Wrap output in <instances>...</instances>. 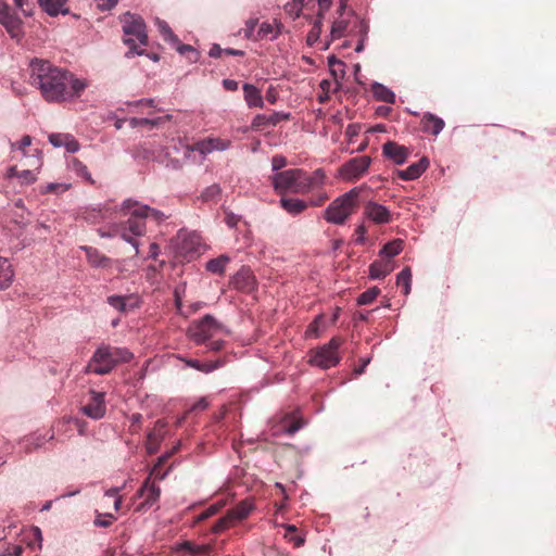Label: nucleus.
<instances>
[{
	"instance_id": "nucleus-62",
	"label": "nucleus",
	"mask_w": 556,
	"mask_h": 556,
	"mask_svg": "<svg viewBox=\"0 0 556 556\" xmlns=\"http://www.w3.org/2000/svg\"><path fill=\"white\" fill-rule=\"evenodd\" d=\"M328 63H329V65L331 66V72H332V74H333L334 76H337V68H336V66H338V67H340V68H341V76H343V75H344V67H345V64H344L342 61H340V60L336 59V56H334V55H331V56H329V58H328Z\"/></svg>"
},
{
	"instance_id": "nucleus-24",
	"label": "nucleus",
	"mask_w": 556,
	"mask_h": 556,
	"mask_svg": "<svg viewBox=\"0 0 556 556\" xmlns=\"http://www.w3.org/2000/svg\"><path fill=\"white\" fill-rule=\"evenodd\" d=\"M422 130L425 132L438 136L444 128L445 123L441 117L432 113H426L421 119Z\"/></svg>"
},
{
	"instance_id": "nucleus-57",
	"label": "nucleus",
	"mask_w": 556,
	"mask_h": 556,
	"mask_svg": "<svg viewBox=\"0 0 556 556\" xmlns=\"http://www.w3.org/2000/svg\"><path fill=\"white\" fill-rule=\"evenodd\" d=\"M31 144V137L26 135L18 142H11L12 150H20L25 155V149Z\"/></svg>"
},
{
	"instance_id": "nucleus-55",
	"label": "nucleus",
	"mask_w": 556,
	"mask_h": 556,
	"mask_svg": "<svg viewBox=\"0 0 556 556\" xmlns=\"http://www.w3.org/2000/svg\"><path fill=\"white\" fill-rule=\"evenodd\" d=\"M286 530H287V532H286L285 536L289 541H292L295 546L299 547V546H301L304 543V539L302 536L293 535V533L296 531L295 526L288 525V526H286Z\"/></svg>"
},
{
	"instance_id": "nucleus-7",
	"label": "nucleus",
	"mask_w": 556,
	"mask_h": 556,
	"mask_svg": "<svg viewBox=\"0 0 556 556\" xmlns=\"http://www.w3.org/2000/svg\"><path fill=\"white\" fill-rule=\"evenodd\" d=\"M340 345L341 341L337 338H332L327 344H324L314 352L309 358V364L320 369H329L337 366L340 362L338 355Z\"/></svg>"
},
{
	"instance_id": "nucleus-45",
	"label": "nucleus",
	"mask_w": 556,
	"mask_h": 556,
	"mask_svg": "<svg viewBox=\"0 0 556 556\" xmlns=\"http://www.w3.org/2000/svg\"><path fill=\"white\" fill-rule=\"evenodd\" d=\"M279 30H276L274 26L270 23L263 22L260 25L257 37L260 39L269 38L270 40H274L278 37Z\"/></svg>"
},
{
	"instance_id": "nucleus-46",
	"label": "nucleus",
	"mask_w": 556,
	"mask_h": 556,
	"mask_svg": "<svg viewBox=\"0 0 556 556\" xmlns=\"http://www.w3.org/2000/svg\"><path fill=\"white\" fill-rule=\"evenodd\" d=\"M211 152L214 151H226L230 148L231 141L228 139H222L216 137L206 138Z\"/></svg>"
},
{
	"instance_id": "nucleus-64",
	"label": "nucleus",
	"mask_w": 556,
	"mask_h": 556,
	"mask_svg": "<svg viewBox=\"0 0 556 556\" xmlns=\"http://www.w3.org/2000/svg\"><path fill=\"white\" fill-rule=\"evenodd\" d=\"M167 215H165L162 211L160 210H156V208H153V207H150L149 210V218H152L153 220H155L157 224H161L163 223L164 220L167 219Z\"/></svg>"
},
{
	"instance_id": "nucleus-59",
	"label": "nucleus",
	"mask_w": 556,
	"mask_h": 556,
	"mask_svg": "<svg viewBox=\"0 0 556 556\" xmlns=\"http://www.w3.org/2000/svg\"><path fill=\"white\" fill-rule=\"evenodd\" d=\"M64 148L70 153H75L79 150L80 144L72 135H67V139L65 140Z\"/></svg>"
},
{
	"instance_id": "nucleus-12",
	"label": "nucleus",
	"mask_w": 556,
	"mask_h": 556,
	"mask_svg": "<svg viewBox=\"0 0 556 556\" xmlns=\"http://www.w3.org/2000/svg\"><path fill=\"white\" fill-rule=\"evenodd\" d=\"M383 155L396 165L406 163L409 156L408 148L400 146L394 141H388L382 146Z\"/></svg>"
},
{
	"instance_id": "nucleus-23",
	"label": "nucleus",
	"mask_w": 556,
	"mask_h": 556,
	"mask_svg": "<svg viewBox=\"0 0 556 556\" xmlns=\"http://www.w3.org/2000/svg\"><path fill=\"white\" fill-rule=\"evenodd\" d=\"M53 439V434H50L48 435V433H31L27 437H25L21 444L23 446V448L26 451V452H33L41 446H43L46 444V442L50 441Z\"/></svg>"
},
{
	"instance_id": "nucleus-18",
	"label": "nucleus",
	"mask_w": 556,
	"mask_h": 556,
	"mask_svg": "<svg viewBox=\"0 0 556 556\" xmlns=\"http://www.w3.org/2000/svg\"><path fill=\"white\" fill-rule=\"evenodd\" d=\"M108 304L121 313L134 309L139 306V300L135 295H110L106 300Z\"/></svg>"
},
{
	"instance_id": "nucleus-58",
	"label": "nucleus",
	"mask_w": 556,
	"mask_h": 556,
	"mask_svg": "<svg viewBox=\"0 0 556 556\" xmlns=\"http://www.w3.org/2000/svg\"><path fill=\"white\" fill-rule=\"evenodd\" d=\"M67 135L68 134H51L49 136V142L55 148L64 147Z\"/></svg>"
},
{
	"instance_id": "nucleus-26",
	"label": "nucleus",
	"mask_w": 556,
	"mask_h": 556,
	"mask_svg": "<svg viewBox=\"0 0 556 556\" xmlns=\"http://www.w3.org/2000/svg\"><path fill=\"white\" fill-rule=\"evenodd\" d=\"M244 100L249 108H260L264 106L263 97L257 87L251 84H244L243 87Z\"/></svg>"
},
{
	"instance_id": "nucleus-37",
	"label": "nucleus",
	"mask_w": 556,
	"mask_h": 556,
	"mask_svg": "<svg viewBox=\"0 0 556 556\" xmlns=\"http://www.w3.org/2000/svg\"><path fill=\"white\" fill-rule=\"evenodd\" d=\"M179 549L193 556H207L211 548L208 545H197L189 541H185L179 545Z\"/></svg>"
},
{
	"instance_id": "nucleus-60",
	"label": "nucleus",
	"mask_w": 556,
	"mask_h": 556,
	"mask_svg": "<svg viewBox=\"0 0 556 556\" xmlns=\"http://www.w3.org/2000/svg\"><path fill=\"white\" fill-rule=\"evenodd\" d=\"M258 24L257 18H249L245 22L244 37L251 39L254 36L255 28Z\"/></svg>"
},
{
	"instance_id": "nucleus-13",
	"label": "nucleus",
	"mask_w": 556,
	"mask_h": 556,
	"mask_svg": "<svg viewBox=\"0 0 556 556\" xmlns=\"http://www.w3.org/2000/svg\"><path fill=\"white\" fill-rule=\"evenodd\" d=\"M364 215L376 224H387L391 220L390 211L384 205L374 201L366 203Z\"/></svg>"
},
{
	"instance_id": "nucleus-53",
	"label": "nucleus",
	"mask_w": 556,
	"mask_h": 556,
	"mask_svg": "<svg viewBox=\"0 0 556 556\" xmlns=\"http://www.w3.org/2000/svg\"><path fill=\"white\" fill-rule=\"evenodd\" d=\"M223 504H213L211 505L208 508H206L203 513H201L200 515H198L195 517V520L194 522L198 523V522H202L208 518H211L212 516H214L220 508H222Z\"/></svg>"
},
{
	"instance_id": "nucleus-14",
	"label": "nucleus",
	"mask_w": 556,
	"mask_h": 556,
	"mask_svg": "<svg viewBox=\"0 0 556 556\" xmlns=\"http://www.w3.org/2000/svg\"><path fill=\"white\" fill-rule=\"evenodd\" d=\"M289 118H290V113H285V112H274L270 115L257 114L253 118V121L251 123V127L254 130H260L264 127H269V126L274 127V126L278 125L280 122L287 121Z\"/></svg>"
},
{
	"instance_id": "nucleus-19",
	"label": "nucleus",
	"mask_w": 556,
	"mask_h": 556,
	"mask_svg": "<svg viewBox=\"0 0 556 556\" xmlns=\"http://www.w3.org/2000/svg\"><path fill=\"white\" fill-rule=\"evenodd\" d=\"M80 249L86 253V258L88 263L96 268H106L112 264V260L102 254L98 249L93 247H80Z\"/></svg>"
},
{
	"instance_id": "nucleus-51",
	"label": "nucleus",
	"mask_w": 556,
	"mask_h": 556,
	"mask_svg": "<svg viewBox=\"0 0 556 556\" xmlns=\"http://www.w3.org/2000/svg\"><path fill=\"white\" fill-rule=\"evenodd\" d=\"M16 179L21 185H30L36 181L37 177L34 170L23 169L16 174Z\"/></svg>"
},
{
	"instance_id": "nucleus-6",
	"label": "nucleus",
	"mask_w": 556,
	"mask_h": 556,
	"mask_svg": "<svg viewBox=\"0 0 556 556\" xmlns=\"http://www.w3.org/2000/svg\"><path fill=\"white\" fill-rule=\"evenodd\" d=\"M220 331L229 332L217 321L214 316L206 314L199 320H193L187 329V337L197 345L208 342L216 333Z\"/></svg>"
},
{
	"instance_id": "nucleus-39",
	"label": "nucleus",
	"mask_w": 556,
	"mask_h": 556,
	"mask_svg": "<svg viewBox=\"0 0 556 556\" xmlns=\"http://www.w3.org/2000/svg\"><path fill=\"white\" fill-rule=\"evenodd\" d=\"M396 285L403 286L404 294L407 295L412 289V271L409 267H404L396 276Z\"/></svg>"
},
{
	"instance_id": "nucleus-32",
	"label": "nucleus",
	"mask_w": 556,
	"mask_h": 556,
	"mask_svg": "<svg viewBox=\"0 0 556 556\" xmlns=\"http://www.w3.org/2000/svg\"><path fill=\"white\" fill-rule=\"evenodd\" d=\"M326 180V173L321 168L315 169L311 175L304 170V182L307 185L306 193L312 189L321 187Z\"/></svg>"
},
{
	"instance_id": "nucleus-10",
	"label": "nucleus",
	"mask_w": 556,
	"mask_h": 556,
	"mask_svg": "<svg viewBox=\"0 0 556 556\" xmlns=\"http://www.w3.org/2000/svg\"><path fill=\"white\" fill-rule=\"evenodd\" d=\"M81 412L94 420L103 418L106 413L105 393L91 390L90 401L81 407Z\"/></svg>"
},
{
	"instance_id": "nucleus-27",
	"label": "nucleus",
	"mask_w": 556,
	"mask_h": 556,
	"mask_svg": "<svg viewBox=\"0 0 556 556\" xmlns=\"http://www.w3.org/2000/svg\"><path fill=\"white\" fill-rule=\"evenodd\" d=\"M281 207L290 215L296 216L304 212L308 207V203L298 198H285L280 199Z\"/></svg>"
},
{
	"instance_id": "nucleus-16",
	"label": "nucleus",
	"mask_w": 556,
	"mask_h": 556,
	"mask_svg": "<svg viewBox=\"0 0 556 556\" xmlns=\"http://www.w3.org/2000/svg\"><path fill=\"white\" fill-rule=\"evenodd\" d=\"M255 278L248 267L239 269L231 279V286L240 291L250 292L253 290Z\"/></svg>"
},
{
	"instance_id": "nucleus-33",
	"label": "nucleus",
	"mask_w": 556,
	"mask_h": 556,
	"mask_svg": "<svg viewBox=\"0 0 556 556\" xmlns=\"http://www.w3.org/2000/svg\"><path fill=\"white\" fill-rule=\"evenodd\" d=\"M230 257L223 254L216 258H212L206 262L205 269L212 274L222 275L226 269V265L229 263Z\"/></svg>"
},
{
	"instance_id": "nucleus-35",
	"label": "nucleus",
	"mask_w": 556,
	"mask_h": 556,
	"mask_svg": "<svg viewBox=\"0 0 556 556\" xmlns=\"http://www.w3.org/2000/svg\"><path fill=\"white\" fill-rule=\"evenodd\" d=\"M192 152L200 153L202 155V159H204L207 154L212 153L206 138L195 142L192 146L185 147L184 155L186 159H189Z\"/></svg>"
},
{
	"instance_id": "nucleus-50",
	"label": "nucleus",
	"mask_w": 556,
	"mask_h": 556,
	"mask_svg": "<svg viewBox=\"0 0 556 556\" xmlns=\"http://www.w3.org/2000/svg\"><path fill=\"white\" fill-rule=\"evenodd\" d=\"M354 28L355 29H352L350 31L351 34H355V35H357V36H359L361 38H364V39L367 38L368 30H369V25H368V23L365 20L356 17V22H355Z\"/></svg>"
},
{
	"instance_id": "nucleus-56",
	"label": "nucleus",
	"mask_w": 556,
	"mask_h": 556,
	"mask_svg": "<svg viewBox=\"0 0 556 556\" xmlns=\"http://www.w3.org/2000/svg\"><path fill=\"white\" fill-rule=\"evenodd\" d=\"M231 523H232V520L229 518V515L227 514L225 517L219 518L214 523L212 531L214 533H219V532L226 530L227 528H229Z\"/></svg>"
},
{
	"instance_id": "nucleus-34",
	"label": "nucleus",
	"mask_w": 556,
	"mask_h": 556,
	"mask_svg": "<svg viewBox=\"0 0 556 556\" xmlns=\"http://www.w3.org/2000/svg\"><path fill=\"white\" fill-rule=\"evenodd\" d=\"M402 250H403V241L397 239V240H393V241L386 243L381 248L379 255L382 257L392 258V257L396 256L397 254H400L402 252Z\"/></svg>"
},
{
	"instance_id": "nucleus-36",
	"label": "nucleus",
	"mask_w": 556,
	"mask_h": 556,
	"mask_svg": "<svg viewBox=\"0 0 556 556\" xmlns=\"http://www.w3.org/2000/svg\"><path fill=\"white\" fill-rule=\"evenodd\" d=\"M123 230L128 231L132 236H143L146 232V222L143 219H136L128 216Z\"/></svg>"
},
{
	"instance_id": "nucleus-48",
	"label": "nucleus",
	"mask_w": 556,
	"mask_h": 556,
	"mask_svg": "<svg viewBox=\"0 0 556 556\" xmlns=\"http://www.w3.org/2000/svg\"><path fill=\"white\" fill-rule=\"evenodd\" d=\"M304 0H292L285 5L286 13L293 20L298 18L303 10Z\"/></svg>"
},
{
	"instance_id": "nucleus-49",
	"label": "nucleus",
	"mask_w": 556,
	"mask_h": 556,
	"mask_svg": "<svg viewBox=\"0 0 556 556\" xmlns=\"http://www.w3.org/2000/svg\"><path fill=\"white\" fill-rule=\"evenodd\" d=\"M176 46L177 51L181 54H188V59L190 62L194 63L199 59V52L189 45H184L178 41V43H174Z\"/></svg>"
},
{
	"instance_id": "nucleus-2",
	"label": "nucleus",
	"mask_w": 556,
	"mask_h": 556,
	"mask_svg": "<svg viewBox=\"0 0 556 556\" xmlns=\"http://www.w3.org/2000/svg\"><path fill=\"white\" fill-rule=\"evenodd\" d=\"M132 356V353L126 348L101 344L94 351L85 371L103 376L111 372L119 363H128Z\"/></svg>"
},
{
	"instance_id": "nucleus-11",
	"label": "nucleus",
	"mask_w": 556,
	"mask_h": 556,
	"mask_svg": "<svg viewBox=\"0 0 556 556\" xmlns=\"http://www.w3.org/2000/svg\"><path fill=\"white\" fill-rule=\"evenodd\" d=\"M160 495L161 488L154 482H151L149 477L137 491V496L144 498V501L138 507V510L151 508L154 504L157 503Z\"/></svg>"
},
{
	"instance_id": "nucleus-44",
	"label": "nucleus",
	"mask_w": 556,
	"mask_h": 556,
	"mask_svg": "<svg viewBox=\"0 0 556 556\" xmlns=\"http://www.w3.org/2000/svg\"><path fill=\"white\" fill-rule=\"evenodd\" d=\"M380 294V289L378 287H371L359 294L357 298L358 305H367L376 300V298Z\"/></svg>"
},
{
	"instance_id": "nucleus-38",
	"label": "nucleus",
	"mask_w": 556,
	"mask_h": 556,
	"mask_svg": "<svg viewBox=\"0 0 556 556\" xmlns=\"http://www.w3.org/2000/svg\"><path fill=\"white\" fill-rule=\"evenodd\" d=\"M70 168L73 173H75L77 176H80L89 184H93V179L91 177V174L89 173L87 166L80 162L77 159H73L70 163Z\"/></svg>"
},
{
	"instance_id": "nucleus-4",
	"label": "nucleus",
	"mask_w": 556,
	"mask_h": 556,
	"mask_svg": "<svg viewBox=\"0 0 556 556\" xmlns=\"http://www.w3.org/2000/svg\"><path fill=\"white\" fill-rule=\"evenodd\" d=\"M361 188L355 187L334 199L325 210L324 218L333 225H343L358 207Z\"/></svg>"
},
{
	"instance_id": "nucleus-8",
	"label": "nucleus",
	"mask_w": 556,
	"mask_h": 556,
	"mask_svg": "<svg viewBox=\"0 0 556 556\" xmlns=\"http://www.w3.org/2000/svg\"><path fill=\"white\" fill-rule=\"evenodd\" d=\"M370 164L368 155L353 157L339 168V175L343 180L355 181L368 170Z\"/></svg>"
},
{
	"instance_id": "nucleus-61",
	"label": "nucleus",
	"mask_w": 556,
	"mask_h": 556,
	"mask_svg": "<svg viewBox=\"0 0 556 556\" xmlns=\"http://www.w3.org/2000/svg\"><path fill=\"white\" fill-rule=\"evenodd\" d=\"M135 237L136 236H132L126 230H122L121 232V238L127 243H129L131 247H134L136 254H139V242Z\"/></svg>"
},
{
	"instance_id": "nucleus-17",
	"label": "nucleus",
	"mask_w": 556,
	"mask_h": 556,
	"mask_svg": "<svg viewBox=\"0 0 556 556\" xmlns=\"http://www.w3.org/2000/svg\"><path fill=\"white\" fill-rule=\"evenodd\" d=\"M149 205L140 204L138 201L132 199L125 200L121 205V211L124 215H128L136 219H143L144 222L149 218Z\"/></svg>"
},
{
	"instance_id": "nucleus-43",
	"label": "nucleus",
	"mask_w": 556,
	"mask_h": 556,
	"mask_svg": "<svg viewBox=\"0 0 556 556\" xmlns=\"http://www.w3.org/2000/svg\"><path fill=\"white\" fill-rule=\"evenodd\" d=\"M348 30V22L343 18H337L331 26L330 36L332 40L345 36Z\"/></svg>"
},
{
	"instance_id": "nucleus-20",
	"label": "nucleus",
	"mask_w": 556,
	"mask_h": 556,
	"mask_svg": "<svg viewBox=\"0 0 556 556\" xmlns=\"http://www.w3.org/2000/svg\"><path fill=\"white\" fill-rule=\"evenodd\" d=\"M178 358L181 362H184L186 364V366L193 368L198 371L204 372V374L213 372L214 370H216L225 365V361H223V359H217V361L211 362V363H202L195 358H187L184 356H178Z\"/></svg>"
},
{
	"instance_id": "nucleus-41",
	"label": "nucleus",
	"mask_w": 556,
	"mask_h": 556,
	"mask_svg": "<svg viewBox=\"0 0 556 556\" xmlns=\"http://www.w3.org/2000/svg\"><path fill=\"white\" fill-rule=\"evenodd\" d=\"M156 25L165 41L178 43V37L173 33L172 28L165 21L156 20Z\"/></svg>"
},
{
	"instance_id": "nucleus-31",
	"label": "nucleus",
	"mask_w": 556,
	"mask_h": 556,
	"mask_svg": "<svg viewBox=\"0 0 556 556\" xmlns=\"http://www.w3.org/2000/svg\"><path fill=\"white\" fill-rule=\"evenodd\" d=\"M371 92L376 100L393 104L395 102V93L387 86L380 83H374Z\"/></svg>"
},
{
	"instance_id": "nucleus-30",
	"label": "nucleus",
	"mask_w": 556,
	"mask_h": 556,
	"mask_svg": "<svg viewBox=\"0 0 556 556\" xmlns=\"http://www.w3.org/2000/svg\"><path fill=\"white\" fill-rule=\"evenodd\" d=\"M392 269L393 267L390 261H375L369 266L368 275L370 279H383Z\"/></svg>"
},
{
	"instance_id": "nucleus-5",
	"label": "nucleus",
	"mask_w": 556,
	"mask_h": 556,
	"mask_svg": "<svg viewBox=\"0 0 556 556\" xmlns=\"http://www.w3.org/2000/svg\"><path fill=\"white\" fill-rule=\"evenodd\" d=\"M271 184L278 193H306L307 185L304 182V169L290 168L271 176Z\"/></svg>"
},
{
	"instance_id": "nucleus-15",
	"label": "nucleus",
	"mask_w": 556,
	"mask_h": 556,
	"mask_svg": "<svg viewBox=\"0 0 556 556\" xmlns=\"http://www.w3.org/2000/svg\"><path fill=\"white\" fill-rule=\"evenodd\" d=\"M429 164V159L424 156L418 162L410 164L407 168L397 169L395 174L402 180H415L426 172Z\"/></svg>"
},
{
	"instance_id": "nucleus-21",
	"label": "nucleus",
	"mask_w": 556,
	"mask_h": 556,
	"mask_svg": "<svg viewBox=\"0 0 556 556\" xmlns=\"http://www.w3.org/2000/svg\"><path fill=\"white\" fill-rule=\"evenodd\" d=\"M86 88V80L76 78L72 73L68 72L67 85L65 87L66 94L64 96V101H70L79 98Z\"/></svg>"
},
{
	"instance_id": "nucleus-63",
	"label": "nucleus",
	"mask_w": 556,
	"mask_h": 556,
	"mask_svg": "<svg viewBox=\"0 0 556 556\" xmlns=\"http://www.w3.org/2000/svg\"><path fill=\"white\" fill-rule=\"evenodd\" d=\"M287 164V160L282 155H274L271 159V168L274 172L279 173L278 170L285 167Z\"/></svg>"
},
{
	"instance_id": "nucleus-28",
	"label": "nucleus",
	"mask_w": 556,
	"mask_h": 556,
	"mask_svg": "<svg viewBox=\"0 0 556 556\" xmlns=\"http://www.w3.org/2000/svg\"><path fill=\"white\" fill-rule=\"evenodd\" d=\"M38 2L42 10L51 16L68 13L65 8L67 0H38Z\"/></svg>"
},
{
	"instance_id": "nucleus-42",
	"label": "nucleus",
	"mask_w": 556,
	"mask_h": 556,
	"mask_svg": "<svg viewBox=\"0 0 556 556\" xmlns=\"http://www.w3.org/2000/svg\"><path fill=\"white\" fill-rule=\"evenodd\" d=\"M160 122H161V117H156V118L130 117L127 119V123L131 128H138V127H142V126L154 127V126L159 125Z\"/></svg>"
},
{
	"instance_id": "nucleus-1",
	"label": "nucleus",
	"mask_w": 556,
	"mask_h": 556,
	"mask_svg": "<svg viewBox=\"0 0 556 556\" xmlns=\"http://www.w3.org/2000/svg\"><path fill=\"white\" fill-rule=\"evenodd\" d=\"M30 81L37 86L48 102H63L68 71L59 68L49 61L35 59L30 62Z\"/></svg>"
},
{
	"instance_id": "nucleus-29",
	"label": "nucleus",
	"mask_w": 556,
	"mask_h": 556,
	"mask_svg": "<svg viewBox=\"0 0 556 556\" xmlns=\"http://www.w3.org/2000/svg\"><path fill=\"white\" fill-rule=\"evenodd\" d=\"M14 279L12 264L5 257L0 256V290L9 288Z\"/></svg>"
},
{
	"instance_id": "nucleus-25",
	"label": "nucleus",
	"mask_w": 556,
	"mask_h": 556,
	"mask_svg": "<svg viewBox=\"0 0 556 556\" xmlns=\"http://www.w3.org/2000/svg\"><path fill=\"white\" fill-rule=\"evenodd\" d=\"M254 510V503L252 500L247 498L241 501L228 511L229 518L235 521H241L245 519Z\"/></svg>"
},
{
	"instance_id": "nucleus-47",
	"label": "nucleus",
	"mask_w": 556,
	"mask_h": 556,
	"mask_svg": "<svg viewBox=\"0 0 556 556\" xmlns=\"http://www.w3.org/2000/svg\"><path fill=\"white\" fill-rule=\"evenodd\" d=\"M222 193V188L218 184H213L206 187L201 193V200L210 202L216 200Z\"/></svg>"
},
{
	"instance_id": "nucleus-40",
	"label": "nucleus",
	"mask_w": 556,
	"mask_h": 556,
	"mask_svg": "<svg viewBox=\"0 0 556 556\" xmlns=\"http://www.w3.org/2000/svg\"><path fill=\"white\" fill-rule=\"evenodd\" d=\"M321 27H323V15L318 13L317 18L315 20L312 29L307 34L306 42L308 46H314L321 34Z\"/></svg>"
},
{
	"instance_id": "nucleus-3",
	"label": "nucleus",
	"mask_w": 556,
	"mask_h": 556,
	"mask_svg": "<svg viewBox=\"0 0 556 556\" xmlns=\"http://www.w3.org/2000/svg\"><path fill=\"white\" fill-rule=\"evenodd\" d=\"M124 43L129 48L125 56L130 59L135 55H144V49L148 45V35L146 23L141 16L126 12L122 18Z\"/></svg>"
},
{
	"instance_id": "nucleus-54",
	"label": "nucleus",
	"mask_w": 556,
	"mask_h": 556,
	"mask_svg": "<svg viewBox=\"0 0 556 556\" xmlns=\"http://www.w3.org/2000/svg\"><path fill=\"white\" fill-rule=\"evenodd\" d=\"M113 520H115V517L112 514H98L93 523L96 527L108 528Z\"/></svg>"
},
{
	"instance_id": "nucleus-52",
	"label": "nucleus",
	"mask_w": 556,
	"mask_h": 556,
	"mask_svg": "<svg viewBox=\"0 0 556 556\" xmlns=\"http://www.w3.org/2000/svg\"><path fill=\"white\" fill-rule=\"evenodd\" d=\"M321 323H323V316L321 315L316 316L315 319L308 325V327L305 331L306 337H308V338L319 337V333H320L319 325Z\"/></svg>"
},
{
	"instance_id": "nucleus-22",
	"label": "nucleus",
	"mask_w": 556,
	"mask_h": 556,
	"mask_svg": "<svg viewBox=\"0 0 556 556\" xmlns=\"http://www.w3.org/2000/svg\"><path fill=\"white\" fill-rule=\"evenodd\" d=\"M113 215V210L108 204L98 205L97 207L87 208L84 215V218L87 222L97 224L103 222L108 218H111Z\"/></svg>"
},
{
	"instance_id": "nucleus-9",
	"label": "nucleus",
	"mask_w": 556,
	"mask_h": 556,
	"mask_svg": "<svg viewBox=\"0 0 556 556\" xmlns=\"http://www.w3.org/2000/svg\"><path fill=\"white\" fill-rule=\"evenodd\" d=\"M0 24L12 38L20 39L23 36V21L14 13L5 0H0Z\"/></svg>"
}]
</instances>
